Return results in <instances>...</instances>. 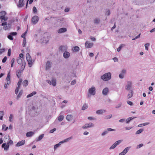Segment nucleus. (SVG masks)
<instances>
[{
    "label": "nucleus",
    "mask_w": 155,
    "mask_h": 155,
    "mask_svg": "<svg viewBox=\"0 0 155 155\" xmlns=\"http://www.w3.org/2000/svg\"><path fill=\"white\" fill-rule=\"evenodd\" d=\"M111 78V74L110 72L105 73L101 77V78L104 81H108Z\"/></svg>",
    "instance_id": "nucleus-1"
},
{
    "label": "nucleus",
    "mask_w": 155,
    "mask_h": 155,
    "mask_svg": "<svg viewBox=\"0 0 155 155\" xmlns=\"http://www.w3.org/2000/svg\"><path fill=\"white\" fill-rule=\"evenodd\" d=\"M27 61L28 62V65L29 67H31L34 61H33L31 58L29 53H27L26 54Z\"/></svg>",
    "instance_id": "nucleus-2"
},
{
    "label": "nucleus",
    "mask_w": 155,
    "mask_h": 155,
    "mask_svg": "<svg viewBox=\"0 0 155 155\" xmlns=\"http://www.w3.org/2000/svg\"><path fill=\"white\" fill-rule=\"evenodd\" d=\"M25 68V64H22V66L21 67V69H19L17 71L16 74L18 78L20 77L21 75V74Z\"/></svg>",
    "instance_id": "nucleus-3"
},
{
    "label": "nucleus",
    "mask_w": 155,
    "mask_h": 155,
    "mask_svg": "<svg viewBox=\"0 0 155 155\" xmlns=\"http://www.w3.org/2000/svg\"><path fill=\"white\" fill-rule=\"evenodd\" d=\"M95 88L94 87H92L89 89V93L93 95H94L95 94Z\"/></svg>",
    "instance_id": "nucleus-4"
},
{
    "label": "nucleus",
    "mask_w": 155,
    "mask_h": 155,
    "mask_svg": "<svg viewBox=\"0 0 155 155\" xmlns=\"http://www.w3.org/2000/svg\"><path fill=\"white\" fill-rule=\"evenodd\" d=\"M31 21L34 24H36L38 21V17L37 16H34L32 18Z\"/></svg>",
    "instance_id": "nucleus-5"
},
{
    "label": "nucleus",
    "mask_w": 155,
    "mask_h": 155,
    "mask_svg": "<svg viewBox=\"0 0 155 155\" xmlns=\"http://www.w3.org/2000/svg\"><path fill=\"white\" fill-rule=\"evenodd\" d=\"M121 142V140H119L116 142L110 148V149H113L115 148L116 146L118 145Z\"/></svg>",
    "instance_id": "nucleus-6"
},
{
    "label": "nucleus",
    "mask_w": 155,
    "mask_h": 155,
    "mask_svg": "<svg viewBox=\"0 0 155 155\" xmlns=\"http://www.w3.org/2000/svg\"><path fill=\"white\" fill-rule=\"evenodd\" d=\"M94 126V124L92 123H89L86 124L84 125L82 128L83 129L86 128H87L92 127Z\"/></svg>",
    "instance_id": "nucleus-7"
},
{
    "label": "nucleus",
    "mask_w": 155,
    "mask_h": 155,
    "mask_svg": "<svg viewBox=\"0 0 155 155\" xmlns=\"http://www.w3.org/2000/svg\"><path fill=\"white\" fill-rule=\"evenodd\" d=\"M6 14L5 11H2L0 12V18L2 20H5V16Z\"/></svg>",
    "instance_id": "nucleus-8"
},
{
    "label": "nucleus",
    "mask_w": 155,
    "mask_h": 155,
    "mask_svg": "<svg viewBox=\"0 0 155 155\" xmlns=\"http://www.w3.org/2000/svg\"><path fill=\"white\" fill-rule=\"evenodd\" d=\"M25 143V141L24 140H22L21 141H20L18 142L16 144V147H20L22 145H24Z\"/></svg>",
    "instance_id": "nucleus-9"
},
{
    "label": "nucleus",
    "mask_w": 155,
    "mask_h": 155,
    "mask_svg": "<svg viewBox=\"0 0 155 155\" xmlns=\"http://www.w3.org/2000/svg\"><path fill=\"white\" fill-rule=\"evenodd\" d=\"M2 147L4 148L5 150H8L9 148V145L8 143H3L2 145Z\"/></svg>",
    "instance_id": "nucleus-10"
},
{
    "label": "nucleus",
    "mask_w": 155,
    "mask_h": 155,
    "mask_svg": "<svg viewBox=\"0 0 155 155\" xmlns=\"http://www.w3.org/2000/svg\"><path fill=\"white\" fill-rule=\"evenodd\" d=\"M6 79L7 80V84L8 85L10 84L11 83V81H10V73L9 72L8 74Z\"/></svg>",
    "instance_id": "nucleus-11"
},
{
    "label": "nucleus",
    "mask_w": 155,
    "mask_h": 155,
    "mask_svg": "<svg viewBox=\"0 0 155 155\" xmlns=\"http://www.w3.org/2000/svg\"><path fill=\"white\" fill-rule=\"evenodd\" d=\"M22 60V59H21L20 58H18L17 59V63L19 64H21V66H22V64H25V62H23Z\"/></svg>",
    "instance_id": "nucleus-12"
},
{
    "label": "nucleus",
    "mask_w": 155,
    "mask_h": 155,
    "mask_svg": "<svg viewBox=\"0 0 155 155\" xmlns=\"http://www.w3.org/2000/svg\"><path fill=\"white\" fill-rule=\"evenodd\" d=\"M93 43H88V42L86 41L85 43V47L87 48H89L92 47L93 46Z\"/></svg>",
    "instance_id": "nucleus-13"
},
{
    "label": "nucleus",
    "mask_w": 155,
    "mask_h": 155,
    "mask_svg": "<svg viewBox=\"0 0 155 155\" xmlns=\"http://www.w3.org/2000/svg\"><path fill=\"white\" fill-rule=\"evenodd\" d=\"M132 83L131 81L127 82V85L126 87V89L128 90L130 89L131 87Z\"/></svg>",
    "instance_id": "nucleus-14"
},
{
    "label": "nucleus",
    "mask_w": 155,
    "mask_h": 155,
    "mask_svg": "<svg viewBox=\"0 0 155 155\" xmlns=\"http://www.w3.org/2000/svg\"><path fill=\"white\" fill-rule=\"evenodd\" d=\"M66 31L67 29L66 28H61L59 29L58 31V33H61L65 32Z\"/></svg>",
    "instance_id": "nucleus-15"
},
{
    "label": "nucleus",
    "mask_w": 155,
    "mask_h": 155,
    "mask_svg": "<svg viewBox=\"0 0 155 155\" xmlns=\"http://www.w3.org/2000/svg\"><path fill=\"white\" fill-rule=\"evenodd\" d=\"M108 92L109 90L108 89L107 87L103 89L102 91L103 94L105 95H107Z\"/></svg>",
    "instance_id": "nucleus-16"
},
{
    "label": "nucleus",
    "mask_w": 155,
    "mask_h": 155,
    "mask_svg": "<svg viewBox=\"0 0 155 155\" xmlns=\"http://www.w3.org/2000/svg\"><path fill=\"white\" fill-rule=\"evenodd\" d=\"M73 118V116L69 114L67 115L66 117V120L68 121H71Z\"/></svg>",
    "instance_id": "nucleus-17"
},
{
    "label": "nucleus",
    "mask_w": 155,
    "mask_h": 155,
    "mask_svg": "<svg viewBox=\"0 0 155 155\" xmlns=\"http://www.w3.org/2000/svg\"><path fill=\"white\" fill-rule=\"evenodd\" d=\"M24 0H19L18 6L19 7H21L24 5L23 1Z\"/></svg>",
    "instance_id": "nucleus-18"
},
{
    "label": "nucleus",
    "mask_w": 155,
    "mask_h": 155,
    "mask_svg": "<svg viewBox=\"0 0 155 155\" xmlns=\"http://www.w3.org/2000/svg\"><path fill=\"white\" fill-rule=\"evenodd\" d=\"M70 56V53L67 51H65L63 54V56L65 58H68Z\"/></svg>",
    "instance_id": "nucleus-19"
},
{
    "label": "nucleus",
    "mask_w": 155,
    "mask_h": 155,
    "mask_svg": "<svg viewBox=\"0 0 155 155\" xmlns=\"http://www.w3.org/2000/svg\"><path fill=\"white\" fill-rule=\"evenodd\" d=\"M106 112V110H97L96 113L97 114H101Z\"/></svg>",
    "instance_id": "nucleus-20"
},
{
    "label": "nucleus",
    "mask_w": 155,
    "mask_h": 155,
    "mask_svg": "<svg viewBox=\"0 0 155 155\" xmlns=\"http://www.w3.org/2000/svg\"><path fill=\"white\" fill-rule=\"evenodd\" d=\"M34 134V132L31 131H30L27 132L26 134V136L27 137H29L32 136Z\"/></svg>",
    "instance_id": "nucleus-21"
},
{
    "label": "nucleus",
    "mask_w": 155,
    "mask_h": 155,
    "mask_svg": "<svg viewBox=\"0 0 155 155\" xmlns=\"http://www.w3.org/2000/svg\"><path fill=\"white\" fill-rule=\"evenodd\" d=\"M80 50L78 46H75L74 47L73 50L74 52H77L78 51Z\"/></svg>",
    "instance_id": "nucleus-22"
},
{
    "label": "nucleus",
    "mask_w": 155,
    "mask_h": 155,
    "mask_svg": "<svg viewBox=\"0 0 155 155\" xmlns=\"http://www.w3.org/2000/svg\"><path fill=\"white\" fill-rule=\"evenodd\" d=\"M23 92V91L22 90H21L19 92V94L17 96V99H18L21 96L22 93Z\"/></svg>",
    "instance_id": "nucleus-23"
},
{
    "label": "nucleus",
    "mask_w": 155,
    "mask_h": 155,
    "mask_svg": "<svg viewBox=\"0 0 155 155\" xmlns=\"http://www.w3.org/2000/svg\"><path fill=\"white\" fill-rule=\"evenodd\" d=\"M36 94V91H33L32 93L28 94L27 96V97L28 98V97H32L33 95Z\"/></svg>",
    "instance_id": "nucleus-24"
},
{
    "label": "nucleus",
    "mask_w": 155,
    "mask_h": 155,
    "mask_svg": "<svg viewBox=\"0 0 155 155\" xmlns=\"http://www.w3.org/2000/svg\"><path fill=\"white\" fill-rule=\"evenodd\" d=\"M51 67V64L49 61H48L46 63V70H48Z\"/></svg>",
    "instance_id": "nucleus-25"
},
{
    "label": "nucleus",
    "mask_w": 155,
    "mask_h": 155,
    "mask_svg": "<svg viewBox=\"0 0 155 155\" xmlns=\"http://www.w3.org/2000/svg\"><path fill=\"white\" fill-rule=\"evenodd\" d=\"M136 117H130L129 118H128L126 120V122L127 123H128L131 120H132L134 118H136Z\"/></svg>",
    "instance_id": "nucleus-26"
},
{
    "label": "nucleus",
    "mask_w": 155,
    "mask_h": 155,
    "mask_svg": "<svg viewBox=\"0 0 155 155\" xmlns=\"http://www.w3.org/2000/svg\"><path fill=\"white\" fill-rule=\"evenodd\" d=\"M64 116L62 115H60L58 117V120L60 121H61L64 119Z\"/></svg>",
    "instance_id": "nucleus-27"
},
{
    "label": "nucleus",
    "mask_w": 155,
    "mask_h": 155,
    "mask_svg": "<svg viewBox=\"0 0 155 155\" xmlns=\"http://www.w3.org/2000/svg\"><path fill=\"white\" fill-rule=\"evenodd\" d=\"M149 124H150V123H148V122L146 123H143V124L138 125V126L139 127H140L141 126H144L147 125Z\"/></svg>",
    "instance_id": "nucleus-28"
},
{
    "label": "nucleus",
    "mask_w": 155,
    "mask_h": 155,
    "mask_svg": "<svg viewBox=\"0 0 155 155\" xmlns=\"http://www.w3.org/2000/svg\"><path fill=\"white\" fill-rule=\"evenodd\" d=\"M133 94V91H131L130 94H129L127 95V97L128 98H131Z\"/></svg>",
    "instance_id": "nucleus-29"
},
{
    "label": "nucleus",
    "mask_w": 155,
    "mask_h": 155,
    "mask_svg": "<svg viewBox=\"0 0 155 155\" xmlns=\"http://www.w3.org/2000/svg\"><path fill=\"white\" fill-rule=\"evenodd\" d=\"M44 136V134H42L41 135L38 137V138L37 139V141H40V140H41V139H42V138Z\"/></svg>",
    "instance_id": "nucleus-30"
},
{
    "label": "nucleus",
    "mask_w": 155,
    "mask_h": 155,
    "mask_svg": "<svg viewBox=\"0 0 155 155\" xmlns=\"http://www.w3.org/2000/svg\"><path fill=\"white\" fill-rule=\"evenodd\" d=\"M15 61V59L14 58L12 59L11 61V67L12 68L13 67L14 65V63Z\"/></svg>",
    "instance_id": "nucleus-31"
},
{
    "label": "nucleus",
    "mask_w": 155,
    "mask_h": 155,
    "mask_svg": "<svg viewBox=\"0 0 155 155\" xmlns=\"http://www.w3.org/2000/svg\"><path fill=\"white\" fill-rule=\"evenodd\" d=\"M22 82V80L21 78L19 79V81L18 83V87H20V86L21 85Z\"/></svg>",
    "instance_id": "nucleus-32"
},
{
    "label": "nucleus",
    "mask_w": 155,
    "mask_h": 155,
    "mask_svg": "<svg viewBox=\"0 0 155 155\" xmlns=\"http://www.w3.org/2000/svg\"><path fill=\"white\" fill-rule=\"evenodd\" d=\"M23 84L25 86L28 85V81L27 80H25L23 82Z\"/></svg>",
    "instance_id": "nucleus-33"
},
{
    "label": "nucleus",
    "mask_w": 155,
    "mask_h": 155,
    "mask_svg": "<svg viewBox=\"0 0 155 155\" xmlns=\"http://www.w3.org/2000/svg\"><path fill=\"white\" fill-rule=\"evenodd\" d=\"M51 83L53 86H54L56 85V80L54 79L53 78L52 79L51 81Z\"/></svg>",
    "instance_id": "nucleus-34"
},
{
    "label": "nucleus",
    "mask_w": 155,
    "mask_h": 155,
    "mask_svg": "<svg viewBox=\"0 0 155 155\" xmlns=\"http://www.w3.org/2000/svg\"><path fill=\"white\" fill-rule=\"evenodd\" d=\"M3 115L4 112L3 111H0V120H2Z\"/></svg>",
    "instance_id": "nucleus-35"
},
{
    "label": "nucleus",
    "mask_w": 155,
    "mask_h": 155,
    "mask_svg": "<svg viewBox=\"0 0 155 155\" xmlns=\"http://www.w3.org/2000/svg\"><path fill=\"white\" fill-rule=\"evenodd\" d=\"M88 107V105L87 104H84L82 107V109L83 110H84L85 109H87Z\"/></svg>",
    "instance_id": "nucleus-36"
},
{
    "label": "nucleus",
    "mask_w": 155,
    "mask_h": 155,
    "mask_svg": "<svg viewBox=\"0 0 155 155\" xmlns=\"http://www.w3.org/2000/svg\"><path fill=\"white\" fill-rule=\"evenodd\" d=\"M143 131V129H140L138 130H137L136 132V134H139L141 132H142Z\"/></svg>",
    "instance_id": "nucleus-37"
},
{
    "label": "nucleus",
    "mask_w": 155,
    "mask_h": 155,
    "mask_svg": "<svg viewBox=\"0 0 155 155\" xmlns=\"http://www.w3.org/2000/svg\"><path fill=\"white\" fill-rule=\"evenodd\" d=\"M8 127H6V125L5 124H3L2 126V129L4 130H6L8 129Z\"/></svg>",
    "instance_id": "nucleus-38"
},
{
    "label": "nucleus",
    "mask_w": 155,
    "mask_h": 155,
    "mask_svg": "<svg viewBox=\"0 0 155 155\" xmlns=\"http://www.w3.org/2000/svg\"><path fill=\"white\" fill-rule=\"evenodd\" d=\"M26 33H27V31H26L25 33H23L21 35V37L22 38H23V39H26L25 35L26 34Z\"/></svg>",
    "instance_id": "nucleus-39"
},
{
    "label": "nucleus",
    "mask_w": 155,
    "mask_h": 155,
    "mask_svg": "<svg viewBox=\"0 0 155 155\" xmlns=\"http://www.w3.org/2000/svg\"><path fill=\"white\" fill-rule=\"evenodd\" d=\"M129 150V148L128 147H127L125 148L124 150L123 151V152L125 154L127 152H128Z\"/></svg>",
    "instance_id": "nucleus-40"
},
{
    "label": "nucleus",
    "mask_w": 155,
    "mask_h": 155,
    "mask_svg": "<svg viewBox=\"0 0 155 155\" xmlns=\"http://www.w3.org/2000/svg\"><path fill=\"white\" fill-rule=\"evenodd\" d=\"M100 21V20L99 19L97 18H96L94 20V23H95L98 24L99 23Z\"/></svg>",
    "instance_id": "nucleus-41"
},
{
    "label": "nucleus",
    "mask_w": 155,
    "mask_h": 155,
    "mask_svg": "<svg viewBox=\"0 0 155 155\" xmlns=\"http://www.w3.org/2000/svg\"><path fill=\"white\" fill-rule=\"evenodd\" d=\"M149 44L148 43H147L145 45V47L146 50H148V47L149 46Z\"/></svg>",
    "instance_id": "nucleus-42"
},
{
    "label": "nucleus",
    "mask_w": 155,
    "mask_h": 155,
    "mask_svg": "<svg viewBox=\"0 0 155 155\" xmlns=\"http://www.w3.org/2000/svg\"><path fill=\"white\" fill-rule=\"evenodd\" d=\"M112 116V114H110L106 116L105 117V119H110Z\"/></svg>",
    "instance_id": "nucleus-43"
},
{
    "label": "nucleus",
    "mask_w": 155,
    "mask_h": 155,
    "mask_svg": "<svg viewBox=\"0 0 155 155\" xmlns=\"http://www.w3.org/2000/svg\"><path fill=\"white\" fill-rule=\"evenodd\" d=\"M19 88L20 87H17L16 88L15 90V94H17L18 93L19 90Z\"/></svg>",
    "instance_id": "nucleus-44"
},
{
    "label": "nucleus",
    "mask_w": 155,
    "mask_h": 155,
    "mask_svg": "<svg viewBox=\"0 0 155 155\" xmlns=\"http://www.w3.org/2000/svg\"><path fill=\"white\" fill-rule=\"evenodd\" d=\"M33 11L34 13H35L37 12V9L35 6H34L33 7Z\"/></svg>",
    "instance_id": "nucleus-45"
},
{
    "label": "nucleus",
    "mask_w": 155,
    "mask_h": 155,
    "mask_svg": "<svg viewBox=\"0 0 155 155\" xmlns=\"http://www.w3.org/2000/svg\"><path fill=\"white\" fill-rule=\"evenodd\" d=\"M25 45H26V39H24L23 40L22 45L24 47H25Z\"/></svg>",
    "instance_id": "nucleus-46"
},
{
    "label": "nucleus",
    "mask_w": 155,
    "mask_h": 155,
    "mask_svg": "<svg viewBox=\"0 0 155 155\" xmlns=\"http://www.w3.org/2000/svg\"><path fill=\"white\" fill-rule=\"evenodd\" d=\"M7 60V57L5 56L2 60V62L3 63H5Z\"/></svg>",
    "instance_id": "nucleus-47"
},
{
    "label": "nucleus",
    "mask_w": 155,
    "mask_h": 155,
    "mask_svg": "<svg viewBox=\"0 0 155 155\" xmlns=\"http://www.w3.org/2000/svg\"><path fill=\"white\" fill-rule=\"evenodd\" d=\"M8 38L10 40H12L13 39V37L11 35H8Z\"/></svg>",
    "instance_id": "nucleus-48"
},
{
    "label": "nucleus",
    "mask_w": 155,
    "mask_h": 155,
    "mask_svg": "<svg viewBox=\"0 0 155 155\" xmlns=\"http://www.w3.org/2000/svg\"><path fill=\"white\" fill-rule=\"evenodd\" d=\"M19 57L18 58H20L22 59H24V58H23L24 55L23 54H22V53L20 54H19Z\"/></svg>",
    "instance_id": "nucleus-49"
},
{
    "label": "nucleus",
    "mask_w": 155,
    "mask_h": 155,
    "mask_svg": "<svg viewBox=\"0 0 155 155\" xmlns=\"http://www.w3.org/2000/svg\"><path fill=\"white\" fill-rule=\"evenodd\" d=\"M13 117V116H12V114H11L10 115V116L9 117V121L10 122L11 121H12V119Z\"/></svg>",
    "instance_id": "nucleus-50"
},
{
    "label": "nucleus",
    "mask_w": 155,
    "mask_h": 155,
    "mask_svg": "<svg viewBox=\"0 0 155 155\" xmlns=\"http://www.w3.org/2000/svg\"><path fill=\"white\" fill-rule=\"evenodd\" d=\"M11 54V49H9L8 50V56H10Z\"/></svg>",
    "instance_id": "nucleus-51"
},
{
    "label": "nucleus",
    "mask_w": 155,
    "mask_h": 155,
    "mask_svg": "<svg viewBox=\"0 0 155 155\" xmlns=\"http://www.w3.org/2000/svg\"><path fill=\"white\" fill-rule=\"evenodd\" d=\"M76 83V81L75 80H74L71 81V84L72 85H73L74 84Z\"/></svg>",
    "instance_id": "nucleus-52"
},
{
    "label": "nucleus",
    "mask_w": 155,
    "mask_h": 155,
    "mask_svg": "<svg viewBox=\"0 0 155 155\" xmlns=\"http://www.w3.org/2000/svg\"><path fill=\"white\" fill-rule=\"evenodd\" d=\"M88 120H95V118H94L93 117H88Z\"/></svg>",
    "instance_id": "nucleus-53"
},
{
    "label": "nucleus",
    "mask_w": 155,
    "mask_h": 155,
    "mask_svg": "<svg viewBox=\"0 0 155 155\" xmlns=\"http://www.w3.org/2000/svg\"><path fill=\"white\" fill-rule=\"evenodd\" d=\"M60 145V144L58 143L56 144L55 145H54V149H56Z\"/></svg>",
    "instance_id": "nucleus-54"
},
{
    "label": "nucleus",
    "mask_w": 155,
    "mask_h": 155,
    "mask_svg": "<svg viewBox=\"0 0 155 155\" xmlns=\"http://www.w3.org/2000/svg\"><path fill=\"white\" fill-rule=\"evenodd\" d=\"M56 128H54L50 131V133H53L54 131L56 130Z\"/></svg>",
    "instance_id": "nucleus-55"
},
{
    "label": "nucleus",
    "mask_w": 155,
    "mask_h": 155,
    "mask_svg": "<svg viewBox=\"0 0 155 155\" xmlns=\"http://www.w3.org/2000/svg\"><path fill=\"white\" fill-rule=\"evenodd\" d=\"M108 132V131H107V130H105V131H104L102 134V136H104V135H105V134H107Z\"/></svg>",
    "instance_id": "nucleus-56"
},
{
    "label": "nucleus",
    "mask_w": 155,
    "mask_h": 155,
    "mask_svg": "<svg viewBox=\"0 0 155 155\" xmlns=\"http://www.w3.org/2000/svg\"><path fill=\"white\" fill-rule=\"evenodd\" d=\"M124 75L123 74H122L121 73V74H120L119 75V77L120 78H124Z\"/></svg>",
    "instance_id": "nucleus-57"
},
{
    "label": "nucleus",
    "mask_w": 155,
    "mask_h": 155,
    "mask_svg": "<svg viewBox=\"0 0 155 155\" xmlns=\"http://www.w3.org/2000/svg\"><path fill=\"white\" fill-rule=\"evenodd\" d=\"M10 34L12 35H15L17 34V33L16 32H12L10 33Z\"/></svg>",
    "instance_id": "nucleus-58"
},
{
    "label": "nucleus",
    "mask_w": 155,
    "mask_h": 155,
    "mask_svg": "<svg viewBox=\"0 0 155 155\" xmlns=\"http://www.w3.org/2000/svg\"><path fill=\"white\" fill-rule=\"evenodd\" d=\"M127 103L128 104L130 105H133V103L131 101H127Z\"/></svg>",
    "instance_id": "nucleus-59"
},
{
    "label": "nucleus",
    "mask_w": 155,
    "mask_h": 155,
    "mask_svg": "<svg viewBox=\"0 0 155 155\" xmlns=\"http://www.w3.org/2000/svg\"><path fill=\"white\" fill-rule=\"evenodd\" d=\"M66 48V47H65L64 46H61L59 48V49H60L61 51H63V48Z\"/></svg>",
    "instance_id": "nucleus-60"
},
{
    "label": "nucleus",
    "mask_w": 155,
    "mask_h": 155,
    "mask_svg": "<svg viewBox=\"0 0 155 155\" xmlns=\"http://www.w3.org/2000/svg\"><path fill=\"white\" fill-rule=\"evenodd\" d=\"M71 138V137H70L68 138L65 139V140H64V142H67Z\"/></svg>",
    "instance_id": "nucleus-61"
},
{
    "label": "nucleus",
    "mask_w": 155,
    "mask_h": 155,
    "mask_svg": "<svg viewBox=\"0 0 155 155\" xmlns=\"http://www.w3.org/2000/svg\"><path fill=\"white\" fill-rule=\"evenodd\" d=\"M143 144L142 143L139 144L137 147V148H140L143 146Z\"/></svg>",
    "instance_id": "nucleus-62"
},
{
    "label": "nucleus",
    "mask_w": 155,
    "mask_h": 155,
    "mask_svg": "<svg viewBox=\"0 0 155 155\" xmlns=\"http://www.w3.org/2000/svg\"><path fill=\"white\" fill-rule=\"evenodd\" d=\"M126 71L125 70H123L121 72V73L124 75L126 73Z\"/></svg>",
    "instance_id": "nucleus-63"
},
{
    "label": "nucleus",
    "mask_w": 155,
    "mask_h": 155,
    "mask_svg": "<svg viewBox=\"0 0 155 155\" xmlns=\"http://www.w3.org/2000/svg\"><path fill=\"white\" fill-rule=\"evenodd\" d=\"M9 144H13V141L12 140H10L9 142H8V143Z\"/></svg>",
    "instance_id": "nucleus-64"
}]
</instances>
